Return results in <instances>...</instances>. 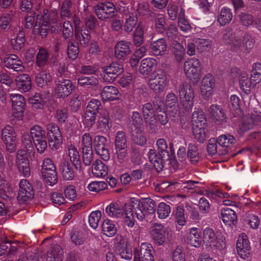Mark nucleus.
Here are the masks:
<instances>
[{
  "label": "nucleus",
  "instance_id": "f257e3e1",
  "mask_svg": "<svg viewBox=\"0 0 261 261\" xmlns=\"http://www.w3.org/2000/svg\"><path fill=\"white\" fill-rule=\"evenodd\" d=\"M132 206L138 220L143 221L148 216L153 214L155 212V201L150 198L141 200H134Z\"/></svg>",
  "mask_w": 261,
  "mask_h": 261
},
{
  "label": "nucleus",
  "instance_id": "f03ea898",
  "mask_svg": "<svg viewBox=\"0 0 261 261\" xmlns=\"http://www.w3.org/2000/svg\"><path fill=\"white\" fill-rule=\"evenodd\" d=\"M180 103L183 112L189 113L193 107L194 93L191 85L188 83H181L178 87Z\"/></svg>",
  "mask_w": 261,
  "mask_h": 261
},
{
  "label": "nucleus",
  "instance_id": "7ed1b4c3",
  "mask_svg": "<svg viewBox=\"0 0 261 261\" xmlns=\"http://www.w3.org/2000/svg\"><path fill=\"white\" fill-rule=\"evenodd\" d=\"M184 71L187 77L193 83H197L200 78L201 63L196 58H190L184 63Z\"/></svg>",
  "mask_w": 261,
  "mask_h": 261
},
{
  "label": "nucleus",
  "instance_id": "20e7f679",
  "mask_svg": "<svg viewBox=\"0 0 261 261\" xmlns=\"http://www.w3.org/2000/svg\"><path fill=\"white\" fill-rule=\"evenodd\" d=\"M94 11L99 19L107 21L115 18L118 10L112 2L106 1L97 4L95 7Z\"/></svg>",
  "mask_w": 261,
  "mask_h": 261
},
{
  "label": "nucleus",
  "instance_id": "39448f33",
  "mask_svg": "<svg viewBox=\"0 0 261 261\" xmlns=\"http://www.w3.org/2000/svg\"><path fill=\"white\" fill-rule=\"evenodd\" d=\"M168 83L166 73L163 69H158L153 77L149 80V86L154 93L160 94L165 90Z\"/></svg>",
  "mask_w": 261,
  "mask_h": 261
},
{
  "label": "nucleus",
  "instance_id": "423d86ee",
  "mask_svg": "<svg viewBox=\"0 0 261 261\" xmlns=\"http://www.w3.org/2000/svg\"><path fill=\"white\" fill-rule=\"evenodd\" d=\"M30 133L38 152L40 153L44 152L47 146L45 131L41 126L36 125L31 128Z\"/></svg>",
  "mask_w": 261,
  "mask_h": 261
},
{
  "label": "nucleus",
  "instance_id": "0eeeda50",
  "mask_svg": "<svg viewBox=\"0 0 261 261\" xmlns=\"http://www.w3.org/2000/svg\"><path fill=\"white\" fill-rule=\"evenodd\" d=\"M102 77L105 82L111 83L124 71L122 64L114 62L101 68Z\"/></svg>",
  "mask_w": 261,
  "mask_h": 261
},
{
  "label": "nucleus",
  "instance_id": "6e6552de",
  "mask_svg": "<svg viewBox=\"0 0 261 261\" xmlns=\"http://www.w3.org/2000/svg\"><path fill=\"white\" fill-rule=\"evenodd\" d=\"M75 90L71 80H59L55 87V95L57 98L64 99L68 97Z\"/></svg>",
  "mask_w": 261,
  "mask_h": 261
},
{
  "label": "nucleus",
  "instance_id": "1a4fd4ad",
  "mask_svg": "<svg viewBox=\"0 0 261 261\" xmlns=\"http://www.w3.org/2000/svg\"><path fill=\"white\" fill-rule=\"evenodd\" d=\"M127 141L125 134L123 131L117 132L115 140V150L119 162L125 161L126 156Z\"/></svg>",
  "mask_w": 261,
  "mask_h": 261
},
{
  "label": "nucleus",
  "instance_id": "9d476101",
  "mask_svg": "<svg viewBox=\"0 0 261 261\" xmlns=\"http://www.w3.org/2000/svg\"><path fill=\"white\" fill-rule=\"evenodd\" d=\"M47 129L49 147L52 150H57L62 142L60 128L55 123H51L47 125Z\"/></svg>",
  "mask_w": 261,
  "mask_h": 261
},
{
  "label": "nucleus",
  "instance_id": "9b49d317",
  "mask_svg": "<svg viewBox=\"0 0 261 261\" xmlns=\"http://www.w3.org/2000/svg\"><path fill=\"white\" fill-rule=\"evenodd\" d=\"M154 249L148 243H142L140 249L134 250V261H154Z\"/></svg>",
  "mask_w": 261,
  "mask_h": 261
},
{
  "label": "nucleus",
  "instance_id": "f8f14e48",
  "mask_svg": "<svg viewBox=\"0 0 261 261\" xmlns=\"http://www.w3.org/2000/svg\"><path fill=\"white\" fill-rule=\"evenodd\" d=\"M17 199L20 204L24 203L31 200L34 193L33 187L27 179H21L19 184Z\"/></svg>",
  "mask_w": 261,
  "mask_h": 261
},
{
  "label": "nucleus",
  "instance_id": "ddd939ff",
  "mask_svg": "<svg viewBox=\"0 0 261 261\" xmlns=\"http://www.w3.org/2000/svg\"><path fill=\"white\" fill-rule=\"evenodd\" d=\"M50 24V17L48 10H45L42 12H39L36 16L35 24L38 25L40 35L42 38L45 37L48 32Z\"/></svg>",
  "mask_w": 261,
  "mask_h": 261
},
{
  "label": "nucleus",
  "instance_id": "4468645a",
  "mask_svg": "<svg viewBox=\"0 0 261 261\" xmlns=\"http://www.w3.org/2000/svg\"><path fill=\"white\" fill-rule=\"evenodd\" d=\"M108 140L103 136L97 135L93 140L95 152L104 161H108L110 159V153L108 149Z\"/></svg>",
  "mask_w": 261,
  "mask_h": 261
},
{
  "label": "nucleus",
  "instance_id": "2eb2a0df",
  "mask_svg": "<svg viewBox=\"0 0 261 261\" xmlns=\"http://www.w3.org/2000/svg\"><path fill=\"white\" fill-rule=\"evenodd\" d=\"M51 98V94L50 92L36 93L29 97V100L34 108L43 109L48 107Z\"/></svg>",
  "mask_w": 261,
  "mask_h": 261
},
{
  "label": "nucleus",
  "instance_id": "dca6fc26",
  "mask_svg": "<svg viewBox=\"0 0 261 261\" xmlns=\"http://www.w3.org/2000/svg\"><path fill=\"white\" fill-rule=\"evenodd\" d=\"M2 137L5 143L6 148L10 152H13L16 148V135L13 127L10 125L6 126L2 131Z\"/></svg>",
  "mask_w": 261,
  "mask_h": 261
},
{
  "label": "nucleus",
  "instance_id": "f3484780",
  "mask_svg": "<svg viewBox=\"0 0 261 261\" xmlns=\"http://www.w3.org/2000/svg\"><path fill=\"white\" fill-rule=\"evenodd\" d=\"M215 86V80L211 73L206 74L202 80L201 93L203 98L208 99L212 95L213 88Z\"/></svg>",
  "mask_w": 261,
  "mask_h": 261
},
{
  "label": "nucleus",
  "instance_id": "a211bd4d",
  "mask_svg": "<svg viewBox=\"0 0 261 261\" xmlns=\"http://www.w3.org/2000/svg\"><path fill=\"white\" fill-rule=\"evenodd\" d=\"M208 113L213 121L215 123L222 124L226 121V114L220 105H211L208 109Z\"/></svg>",
  "mask_w": 261,
  "mask_h": 261
},
{
  "label": "nucleus",
  "instance_id": "6ab92c4d",
  "mask_svg": "<svg viewBox=\"0 0 261 261\" xmlns=\"http://www.w3.org/2000/svg\"><path fill=\"white\" fill-rule=\"evenodd\" d=\"M41 167V173L46 183L50 186L55 185L58 177L55 164H42Z\"/></svg>",
  "mask_w": 261,
  "mask_h": 261
},
{
  "label": "nucleus",
  "instance_id": "aec40b11",
  "mask_svg": "<svg viewBox=\"0 0 261 261\" xmlns=\"http://www.w3.org/2000/svg\"><path fill=\"white\" fill-rule=\"evenodd\" d=\"M158 147L159 154H160L162 160L164 162L168 161V160H172V158H175V153L173 150V145L172 144H170V149L171 154H169V151L167 150V144L164 139H159L156 143Z\"/></svg>",
  "mask_w": 261,
  "mask_h": 261
},
{
  "label": "nucleus",
  "instance_id": "412c9836",
  "mask_svg": "<svg viewBox=\"0 0 261 261\" xmlns=\"http://www.w3.org/2000/svg\"><path fill=\"white\" fill-rule=\"evenodd\" d=\"M216 140L219 147L222 148V151H220V155H225L228 153L230 148L236 142L235 138L230 134L222 135Z\"/></svg>",
  "mask_w": 261,
  "mask_h": 261
},
{
  "label": "nucleus",
  "instance_id": "4be33fe9",
  "mask_svg": "<svg viewBox=\"0 0 261 261\" xmlns=\"http://www.w3.org/2000/svg\"><path fill=\"white\" fill-rule=\"evenodd\" d=\"M4 63L6 68L12 69L14 71H21L24 69L22 61L14 54L7 56L4 59Z\"/></svg>",
  "mask_w": 261,
  "mask_h": 261
},
{
  "label": "nucleus",
  "instance_id": "5701e85b",
  "mask_svg": "<svg viewBox=\"0 0 261 261\" xmlns=\"http://www.w3.org/2000/svg\"><path fill=\"white\" fill-rule=\"evenodd\" d=\"M132 43L128 41H118L115 46V57L119 60H124L131 53Z\"/></svg>",
  "mask_w": 261,
  "mask_h": 261
},
{
  "label": "nucleus",
  "instance_id": "b1692460",
  "mask_svg": "<svg viewBox=\"0 0 261 261\" xmlns=\"http://www.w3.org/2000/svg\"><path fill=\"white\" fill-rule=\"evenodd\" d=\"M151 236L156 245L158 246L163 245L166 238V230L163 225L157 223H154L151 231Z\"/></svg>",
  "mask_w": 261,
  "mask_h": 261
},
{
  "label": "nucleus",
  "instance_id": "393cba45",
  "mask_svg": "<svg viewBox=\"0 0 261 261\" xmlns=\"http://www.w3.org/2000/svg\"><path fill=\"white\" fill-rule=\"evenodd\" d=\"M157 61L152 58H147L142 60L139 68L140 74L144 77H148L152 74Z\"/></svg>",
  "mask_w": 261,
  "mask_h": 261
},
{
  "label": "nucleus",
  "instance_id": "a878e982",
  "mask_svg": "<svg viewBox=\"0 0 261 261\" xmlns=\"http://www.w3.org/2000/svg\"><path fill=\"white\" fill-rule=\"evenodd\" d=\"M236 248L239 255L241 258L245 259L248 257L250 246L246 236L242 235L239 237Z\"/></svg>",
  "mask_w": 261,
  "mask_h": 261
},
{
  "label": "nucleus",
  "instance_id": "bb28decb",
  "mask_svg": "<svg viewBox=\"0 0 261 261\" xmlns=\"http://www.w3.org/2000/svg\"><path fill=\"white\" fill-rule=\"evenodd\" d=\"M10 99L12 102V108L16 113H22L24 108V98L19 94H7V100Z\"/></svg>",
  "mask_w": 261,
  "mask_h": 261
},
{
  "label": "nucleus",
  "instance_id": "cd10ccee",
  "mask_svg": "<svg viewBox=\"0 0 261 261\" xmlns=\"http://www.w3.org/2000/svg\"><path fill=\"white\" fill-rule=\"evenodd\" d=\"M223 37V39L225 40L227 43L231 44V48L234 51L238 52L241 49L242 47L241 40L239 38H234L231 29H226Z\"/></svg>",
  "mask_w": 261,
  "mask_h": 261
},
{
  "label": "nucleus",
  "instance_id": "c85d7f7f",
  "mask_svg": "<svg viewBox=\"0 0 261 261\" xmlns=\"http://www.w3.org/2000/svg\"><path fill=\"white\" fill-rule=\"evenodd\" d=\"M77 85L87 89H95L99 84V80L95 76L84 75L79 76L77 79Z\"/></svg>",
  "mask_w": 261,
  "mask_h": 261
},
{
  "label": "nucleus",
  "instance_id": "c756f323",
  "mask_svg": "<svg viewBox=\"0 0 261 261\" xmlns=\"http://www.w3.org/2000/svg\"><path fill=\"white\" fill-rule=\"evenodd\" d=\"M124 206L120 202H112L106 208L108 216L112 218H120L124 215Z\"/></svg>",
  "mask_w": 261,
  "mask_h": 261
},
{
  "label": "nucleus",
  "instance_id": "7c9ffc66",
  "mask_svg": "<svg viewBox=\"0 0 261 261\" xmlns=\"http://www.w3.org/2000/svg\"><path fill=\"white\" fill-rule=\"evenodd\" d=\"M15 81L17 87L20 91L27 92L31 89L32 82L29 74H20L16 77Z\"/></svg>",
  "mask_w": 261,
  "mask_h": 261
},
{
  "label": "nucleus",
  "instance_id": "2f4dec72",
  "mask_svg": "<svg viewBox=\"0 0 261 261\" xmlns=\"http://www.w3.org/2000/svg\"><path fill=\"white\" fill-rule=\"evenodd\" d=\"M149 46L151 53L154 56L164 55L167 48V44L164 38L151 41Z\"/></svg>",
  "mask_w": 261,
  "mask_h": 261
},
{
  "label": "nucleus",
  "instance_id": "473e14b6",
  "mask_svg": "<svg viewBox=\"0 0 261 261\" xmlns=\"http://www.w3.org/2000/svg\"><path fill=\"white\" fill-rule=\"evenodd\" d=\"M63 253L61 247L57 244H54L47 252L46 261H62Z\"/></svg>",
  "mask_w": 261,
  "mask_h": 261
},
{
  "label": "nucleus",
  "instance_id": "72a5a7b5",
  "mask_svg": "<svg viewBox=\"0 0 261 261\" xmlns=\"http://www.w3.org/2000/svg\"><path fill=\"white\" fill-rule=\"evenodd\" d=\"M116 252L122 258L126 260H130L132 258V248L127 245L124 241L120 242L117 244Z\"/></svg>",
  "mask_w": 261,
  "mask_h": 261
},
{
  "label": "nucleus",
  "instance_id": "f704fd0d",
  "mask_svg": "<svg viewBox=\"0 0 261 261\" xmlns=\"http://www.w3.org/2000/svg\"><path fill=\"white\" fill-rule=\"evenodd\" d=\"M118 90L115 87L105 86L101 92V97L103 101H113L118 98Z\"/></svg>",
  "mask_w": 261,
  "mask_h": 261
},
{
  "label": "nucleus",
  "instance_id": "c9c22d12",
  "mask_svg": "<svg viewBox=\"0 0 261 261\" xmlns=\"http://www.w3.org/2000/svg\"><path fill=\"white\" fill-rule=\"evenodd\" d=\"M74 36L75 39L82 46H85L89 43L91 38L89 30L84 27L75 31Z\"/></svg>",
  "mask_w": 261,
  "mask_h": 261
},
{
  "label": "nucleus",
  "instance_id": "e433bc0d",
  "mask_svg": "<svg viewBox=\"0 0 261 261\" xmlns=\"http://www.w3.org/2000/svg\"><path fill=\"white\" fill-rule=\"evenodd\" d=\"M231 10L227 8H222L217 17V20L221 26H224L230 23L232 19Z\"/></svg>",
  "mask_w": 261,
  "mask_h": 261
},
{
  "label": "nucleus",
  "instance_id": "4c0bfd02",
  "mask_svg": "<svg viewBox=\"0 0 261 261\" xmlns=\"http://www.w3.org/2000/svg\"><path fill=\"white\" fill-rule=\"evenodd\" d=\"M144 128L143 120L140 113L134 111L133 112L129 121V129L138 130Z\"/></svg>",
  "mask_w": 261,
  "mask_h": 261
},
{
  "label": "nucleus",
  "instance_id": "58836bf2",
  "mask_svg": "<svg viewBox=\"0 0 261 261\" xmlns=\"http://www.w3.org/2000/svg\"><path fill=\"white\" fill-rule=\"evenodd\" d=\"M239 84L241 89L246 94H249L251 92V88L253 87V83L251 79H249L248 74L246 72H243L240 75Z\"/></svg>",
  "mask_w": 261,
  "mask_h": 261
},
{
  "label": "nucleus",
  "instance_id": "ea45409f",
  "mask_svg": "<svg viewBox=\"0 0 261 261\" xmlns=\"http://www.w3.org/2000/svg\"><path fill=\"white\" fill-rule=\"evenodd\" d=\"M221 217L224 223L231 225L237 220L236 212L229 208H225L221 210Z\"/></svg>",
  "mask_w": 261,
  "mask_h": 261
},
{
  "label": "nucleus",
  "instance_id": "a19ab883",
  "mask_svg": "<svg viewBox=\"0 0 261 261\" xmlns=\"http://www.w3.org/2000/svg\"><path fill=\"white\" fill-rule=\"evenodd\" d=\"M170 46L176 60L178 62L181 61L185 55V48L183 45L177 41H173L170 43Z\"/></svg>",
  "mask_w": 261,
  "mask_h": 261
},
{
  "label": "nucleus",
  "instance_id": "79ce46f5",
  "mask_svg": "<svg viewBox=\"0 0 261 261\" xmlns=\"http://www.w3.org/2000/svg\"><path fill=\"white\" fill-rule=\"evenodd\" d=\"M131 133L132 140L136 144L143 146L146 143V138L144 132V128L129 130Z\"/></svg>",
  "mask_w": 261,
  "mask_h": 261
},
{
  "label": "nucleus",
  "instance_id": "37998d69",
  "mask_svg": "<svg viewBox=\"0 0 261 261\" xmlns=\"http://www.w3.org/2000/svg\"><path fill=\"white\" fill-rule=\"evenodd\" d=\"M188 243L191 246L199 247L201 244V240L198 229L192 228L187 238Z\"/></svg>",
  "mask_w": 261,
  "mask_h": 261
},
{
  "label": "nucleus",
  "instance_id": "c03bdc74",
  "mask_svg": "<svg viewBox=\"0 0 261 261\" xmlns=\"http://www.w3.org/2000/svg\"><path fill=\"white\" fill-rule=\"evenodd\" d=\"M111 127L110 119L107 112L100 114L97 121V127L100 131L108 130Z\"/></svg>",
  "mask_w": 261,
  "mask_h": 261
},
{
  "label": "nucleus",
  "instance_id": "a18cd8bd",
  "mask_svg": "<svg viewBox=\"0 0 261 261\" xmlns=\"http://www.w3.org/2000/svg\"><path fill=\"white\" fill-rule=\"evenodd\" d=\"M254 38L249 33H245L243 37V42H241L242 48L238 53L241 52L244 49V53H249L254 46Z\"/></svg>",
  "mask_w": 261,
  "mask_h": 261
},
{
  "label": "nucleus",
  "instance_id": "49530a36",
  "mask_svg": "<svg viewBox=\"0 0 261 261\" xmlns=\"http://www.w3.org/2000/svg\"><path fill=\"white\" fill-rule=\"evenodd\" d=\"M165 106L167 108L172 109L175 114L178 112V103L176 95L173 93H169L166 96Z\"/></svg>",
  "mask_w": 261,
  "mask_h": 261
},
{
  "label": "nucleus",
  "instance_id": "de8ad7c7",
  "mask_svg": "<svg viewBox=\"0 0 261 261\" xmlns=\"http://www.w3.org/2000/svg\"><path fill=\"white\" fill-rule=\"evenodd\" d=\"M52 77L49 72L42 71L39 73L36 76V82L40 87H44L48 86L51 82Z\"/></svg>",
  "mask_w": 261,
  "mask_h": 261
},
{
  "label": "nucleus",
  "instance_id": "09e8293b",
  "mask_svg": "<svg viewBox=\"0 0 261 261\" xmlns=\"http://www.w3.org/2000/svg\"><path fill=\"white\" fill-rule=\"evenodd\" d=\"M192 122L193 126H206V120L204 112L201 110L195 111L192 114Z\"/></svg>",
  "mask_w": 261,
  "mask_h": 261
},
{
  "label": "nucleus",
  "instance_id": "8fccbe9b",
  "mask_svg": "<svg viewBox=\"0 0 261 261\" xmlns=\"http://www.w3.org/2000/svg\"><path fill=\"white\" fill-rule=\"evenodd\" d=\"M218 233L219 232L214 231L212 228L206 227L203 230V242L206 245L212 246L213 243H215L217 240Z\"/></svg>",
  "mask_w": 261,
  "mask_h": 261
},
{
  "label": "nucleus",
  "instance_id": "3c124183",
  "mask_svg": "<svg viewBox=\"0 0 261 261\" xmlns=\"http://www.w3.org/2000/svg\"><path fill=\"white\" fill-rule=\"evenodd\" d=\"M251 80L253 83V87L259 83L261 81V64L259 63H255L252 65V69L251 73Z\"/></svg>",
  "mask_w": 261,
  "mask_h": 261
},
{
  "label": "nucleus",
  "instance_id": "603ef678",
  "mask_svg": "<svg viewBox=\"0 0 261 261\" xmlns=\"http://www.w3.org/2000/svg\"><path fill=\"white\" fill-rule=\"evenodd\" d=\"M185 207L187 215L190 221L194 223L198 222L200 220V216L197 208L188 203H186Z\"/></svg>",
  "mask_w": 261,
  "mask_h": 261
},
{
  "label": "nucleus",
  "instance_id": "864d4df0",
  "mask_svg": "<svg viewBox=\"0 0 261 261\" xmlns=\"http://www.w3.org/2000/svg\"><path fill=\"white\" fill-rule=\"evenodd\" d=\"M101 227L102 232L108 237H113L117 232L115 225L109 220H105Z\"/></svg>",
  "mask_w": 261,
  "mask_h": 261
},
{
  "label": "nucleus",
  "instance_id": "5fc2aeb1",
  "mask_svg": "<svg viewBox=\"0 0 261 261\" xmlns=\"http://www.w3.org/2000/svg\"><path fill=\"white\" fill-rule=\"evenodd\" d=\"M126 209L124 213L125 217L124 218V225L129 227H133L135 224V220L133 213L134 210L132 206V204L125 205Z\"/></svg>",
  "mask_w": 261,
  "mask_h": 261
},
{
  "label": "nucleus",
  "instance_id": "6e6d98bb",
  "mask_svg": "<svg viewBox=\"0 0 261 261\" xmlns=\"http://www.w3.org/2000/svg\"><path fill=\"white\" fill-rule=\"evenodd\" d=\"M102 109L101 101L98 99L93 98L88 103L85 111L98 114Z\"/></svg>",
  "mask_w": 261,
  "mask_h": 261
},
{
  "label": "nucleus",
  "instance_id": "4d7b16f0",
  "mask_svg": "<svg viewBox=\"0 0 261 261\" xmlns=\"http://www.w3.org/2000/svg\"><path fill=\"white\" fill-rule=\"evenodd\" d=\"M25 35L22 31H20L15 38L11 40V43L14 49L19 50L21 49L25 42Z\"/></svg>",
  "mask_w": 261,
  "mask_h": 261
},
{
  "label": "nucleus",
  "instance_id": "13d9d810",
  "mask_svg": "<svg viewBox=\"0 0 261 261\" xmlns=\"http://www.w3.org/2000/svg\"><path fill=\"white\" fill-rule=\"evenodd\" d=\"M72 2L70 0H64L61 6L60 15L62 18H69L72 16Z\"/></svg>",
  "mask_w": 261,
  "mask_h": 261
},
{
  "label": "nucleus",
  "instance_id": "bf43d9fd",
  "mask_svg": "<svg viewBox=\"0 0 261 261\" xmlns=\"http://www.w3.org/2000/svg\"><path fill=\"white\" fill-rule=\"evenodd\" d=\"M138 22V18L136 14L130 13L128 14L125 19L124 25V30L126 32H130L136 27Z\"/></svg>",
  "mask_w": 261,
  "mask_h": 261
},
{
  "label": "nucleus",
  "instance_id": "052dcab7",
  "mask_svg": "<svg viewBox=\"0 0 261 261\" xmlns=\"http://www.w3.org/2000/svg\"><path fill=\"white\" fill-rule=\"evenodd\" d=\"M92 172L96 177H103L108 174V168L106 164H93Z\"/></svg>",
  "mask_w": 261,
  "mask_h": 261
},
{
  "label": "nucleus",
  "instance_id": "680f3d73",
  "mask_svg": "<svg viewBox=\"0 0 261 261\" xmlns=\"http://www.w3.org/2000/svg\"><path fill=\"white\" fill-rule=\"evenodd\" d=\"M155 30L156 32L163 34L165 31V17L162 14H158L154 21Z\"/></svg>",
  "mask_w": 261,
  "mask_h": 261
},
{
  "label": "nucleus",
  "instance_id": "e2e57ef3",
  "mask_svg": "<svg viewBox=\"0 0 261 261\" xmlns=\"http://www.w3.org/2000/svg\"><path fill=\"white\" fill-rule=\"evenodd\" d=\"M206 126H193V134L195 139L199 142H203L205 140V127Z\"/></svg>",
  "mask_w": 261,
  "mask_h": 261
},
{
  "label": "nucleus",
  "instance_id": "0e129e2a",
  "mask_svg": "<svg viewBox=\"0 0 261 261\" xmlns=\"http://www.w3.org/2000/svg\"><path fill=\"white\" fill-rule=\"evenodd\" d=\"M79 54V46L78 42L69 41L68 43L67 56L71 60H75Z\"/></svg>",
  "mask_w": 261,
  "mask_h": 261
},
{
  "label": "nucleus",
  "instance_id": "69168bd1",
  "mask_svg": "<svg viewBox=\"0 0 261 261\" xmlns=\"http://www.w3.org/2000/svg\"><path fill=\"white\" fill-rule=\"evenodd\" d=\"M49 55L47 50L43 48L39 49L36 57V64L38 66L42 67L47 62Z\"/></svg>",
  "mask_w": 261,
  "mask_h": 261
},
{
  "label": "nucleus",
  "instance_id": "338daca9",
  "mask_svg": "<svg viewBox=\"0 0 261 261\" xmlns=\"http://www.w3.org/2000/svg\"><path fill=\"white\" fill-rule=\"evenodd\" d=\"M187 156L191 162H198L201 157L199 155L197 146L192 143L188 145Z\"/></svg>",
  "mask_w": 261,
  "mask_h": 261
},
{
  "label": "nucleus",
  "instance_id": "774afa93",
  "mask_svg": "<svg viewBox=\"0 0 261 261\" xmlns=\"http://www.w3.org/2000/svg\"><path fill=\"white\" fill-rule=\"evenodd\" d=\"M171 207L165 202H160L157 208V214L160 219H165L169 216Z\"/></svg>",
  "mask_w": 261,
  "mask_h": 261
}]
</instances>
